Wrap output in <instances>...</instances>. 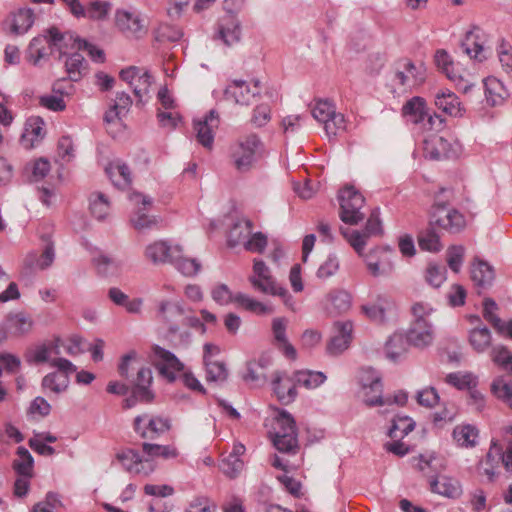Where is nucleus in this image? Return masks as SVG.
<instances>
[{
	"mask_svg": "<svg viewBox=\"0 0 512 512\" xmlns=\"http://www.w3.org/2000/svg\"><path fill=\"white\" fill-rule=\"evenodd\" d=\"M454 197L450 188H440L434 196L429 211V224L437 226L450 234H458L466 227L465 216L455 208L449 207Z\"/></svg>",
	"mask_w": 512,
	"mask_h": 512,
	"instance_id": "1",
	"label": "nucleus"
},
{
	"mask_svg": "<svg viewBox=\"0 0 512 512\" xmlns=\"http://www.w3.org/2000/svg\"><path fill=\"white\" fill-rule=\"evenodd\" d=\"M272 442L281 453L295 455L299 451L296 422L293 416L285 410L280 411L275 418Z\"/></svg>",
	"mask_w": 512,
	"mask_h": 512,
	"instance_id": "2",
	"label": "nucleus"
},
{
	"mask_svg": "<svg viewBox=\"0 0 512 512\" xmlns=\"http://www.w3.org/2000/svg\"><path fill=\"white\" fill-rule=\"evenodd\" d=\"M249 282L256 291L273 296H279L286 306L290 308L293 307V297L285 287L277 285L275 279L271 275L269 267L263 260H254L253 275L249 277Z\"/></svg>",
	"mask_w": 512,
	"mask_h": 512,
	"instance_id": "3",
	"label": "nucleus"
},
{
	"mask_svg": "<svg viewBox=\"0 0 512 512\" xmlns=\"http://www.w3.org/2000/svg\"><path fill=\"white\" fill-rule=\"evenodd\" d=\"M340 219L349 225H357L365 214L361 211L365 204L364 196L352 185H347L339 191Z\"/></svg>",
	"mask_w": 512,
	"mask_h": 512,
	"instance_id": "4",
	"label": "nucleus"
},
{
	"mask_svg": "<svg viewBox=\"0 0 512 512\" xmlns=\"http://www.w3.org/2000/svg\"><path fill=\"white\" fill-rule=\"evenodd\" d=\"M435 461L436 457L434 456H430L428 459L423 455L419 456L418 468L425 476L430 478V490L433 493H437L448 498L459 497L462 493V489L458 480L448 476L437 477L435 475H430L427 471V469H436V465L434 464Z\"/></svg>",
	"mask_w": 512,
	"mask_h": 512,
	"instance_id": "5",
	"label": "nucleus"
},
{
	"mask_svg": "<svg viewBox=\"0 0 512 512\" xmlns=\"http://www.w3.org/2000/svg\"><path fill=\"white\" fill-rule=\"evenodd\" d=\"M260 146L259 137L256 134H250L231 147L230 158L238 172L245 173L252 168L256 160V151Z\"/></svg>",
	"mask_w": 512,
	"mask_h": 512,
	"instance_id": "6",
	"label": "nucleus"
},
{
	"mask_svg": "<svg viewBox=\"0 0 512 512\" xmlns=\"http://www.w3.org/2000/svg\"><path fill=\"white\" fill-rule=\"evenodd\" d=\"M311 113L314 119L324 125V130L329 137L336 136L340 130L345 129L343 114L336 113L333 103L328 100L317 101Z\"/></svg>",
	"mask_w": 512,
	"mask_h": 512,
	"instance_id": "7",
	"label": "nucleus"
},
{
	"mask_svg": "<svg viewBox=\"0 0 512 512\" xmlns=\"http://www.w3.org/2000/svg\"><path fill=\"white\" fill-rule=\"evenodd\" d=\"M115 25L128 38L140 39L148 32L147 24L141 14L126 9L116 10Z\"/></svg>",
	"mask_w": 512,
	"mask_h": 512,
	"instance_id": "8",
	"label": "nucleus"
},
{
	"mask_svg": "<svg viewBox=\"0 0 512 512\" xmlns=\"http://www.w3.org/2000/svg\"><path fill=\"white\" fill-rule=\"evenodd\" d=\"M171 428L170 420L148 414L138 415L134 418L133 429L142 439L155 440Z\"/></svg>",
	"mask_w": 512,
	"mask_h": 512,
	"instance_id": "9",
	"label": "nucleus"
},
{
	"mask_svg": "<svg viewBox=\"0 0 512 512\" xmlns=\"http://www.w3.org/2000/svg\"><path fill=\"white\" fill-rule=\"evenodd\" d=\"M364 390V402L367 406L390 405V397L383 398V385L381 377L372 369H368L361 377Z\"/></svg>",
	"mask_w": 512,
	"mask_h": 512,
	"instance_id": "10",
	"label": "nucleus"
},
{
	"mask_svg": "<svg viewBox=\"0 0 512 512\" xmlns=\"http://www.w3.org/2000/svg\"><path fill=\"white\" fill-rule=\"evenodd\" d=\"M393 81L405 88H412L421 85L425 81V67L423 64L416 65L409 59L398 62Z\"/></svg>",
	"mask_w": 512,
	"mask_h": 512,
	"instance_id": "11",
	"label": "nucleus"
},
{
	"mask_svg": "<svg viewBox=\"0 0 512 512\" xmlns=\"http://www.w3.org/2000/svg\"><path fill=\"white\" fill-rule=\"evenodd\" d=\"M152 351L157 359L155 366L159 373L167 379L168 382H174L176 380V373L183 371L184 364L174 353L158 345L153 346Z\"/></svg>",
	"mask_w": 512,
	"mask_h": 512,
	"instance_id": "12",
	"label": "nucleus"
},
{
	"mask_svg": "<svg viewBox=\"0 0 512 512\" xmlns=\"http://www.w3.org/2000/svg\"><path fill=\"white\" fill-rule=\"evenodd\" d=\"M116 457L131 474L149 476L155 470L153 461L142 458L137 450L126 449L117 453Z\"/></svg>",
	"mask_w": 512,
	"mask_h": 512,
	"instance_id": "13",
	"label": "nucleus"
},
{
	"mask_svg": "<svg viewBox=\"0 0 512 512\" xmlns=\"http://www.w3.org/2000/svg\"><path fill=\"white\" fill-rule=\"evenodd\" d=\"M295 375H289L285 371H276L272 380V389L278 401L282 405H289L295 401L297 393Z\"/></svg>",
	"mask_w": 512,
	"mask_h": 512,
	"instance_id": "14",
	"label": "nucleus"
},
{
	"mask_svg": "<svg viewBox=\"0 0 512 512\" xmlns=\"http://www.w3.org/2000/svg\"><path fill=\"white\" fill-rule=\"evenodd\" d=\"M260 94V81L254 80L251 88L244 80H233L224 90V98L236 104L249 105Z\"/></svg>",
	"mask_w": 512,
	"mask_h": 512,
	"instance_id": "15",
	"label": "nucleus"
},
{
	"mask_svg": "<svg viewBox=\"0 0 512 512\" xmlns=\"http://www.w3.org/2000/svg\"><path fill=\"white\" fill-rule=\"evenodd\" d=\"M335 334L331 337L327 345V353L337 356L343 353L352 341L353 323L352 321H337L333 325Z\"/></svg>",
	"mask_w": 512,
	"mask_h": 512,
	"instance_id": "16",
	"label": "nucleus"
},
{
	"mask_svg": "<svg viewBox=\"0 0 512 512\" xmlns=\"http://www.w3.org/2000/svg\"><path fill=\"white\" fill-rule=\"evenodd\" d=\"M392 250L390 249H374L365 257L367 268L374 276H388L394 270L393 262L390 259Z\"/></svg>",
	"mask_w": 512,
	"mask_h": 512,
	"instance_id": "17",
	"label": "nucleus"
},
{
	"mask_svg": "<svg viewBox=\"0 0 512 512\" xmlns=\"http://www.w3.org/2000/svg\"><path fill=\"white\" fill-rule=\"evenodd\" d=\"M219 126L218 113L212 109L202 120L194 121L197 141L205 148L211 149L214 142V130Z\"/></svg>",
	"mask_w": 512,
	"mask_h": 512,
	"instance_id": "18",
	"label": "nucleus"
},
{
	"mask_svg": "<svg viewBox=\"0 0 512 512\" xmlns=\"http://www.w3.org/2000/svg\"><path fill=\"white\" fill-rule=\"evenodd\" d=\"M184 314L185 310L180 302L162 300L159 302L156 317L168 326L170 335H175L179 331V326L175 322L177 318L183 317Z\"/></svg>",
	"mask_w": 512,
	"mask_h": 512,
	"instance_id": "19",
	"label": "nucleus"
},
{
	"mask_svg": "<svg viewBox=\"0 0 512 512\" xmlns=\"http://www.w3.org/2000/svg\"><path fill=\"white\" fill-rule=\"evenodd\" d=\"M181 252V246H171L167 241L159 240L149 244L145 249V257L153 264L170 263L175 253Z\"/></svg>",
	"mask_w": 512,
	"mask_h": 512,
	"instance_id": "20",
	"label": "nucleus"
},
{
	"mask_svg": "<svg viewBox=\"0 0 512 512\" xmlns=\"http://www.w3.org/2000/svg\"><path fill=\"white\" fill-rule=\"evenodd\" d=\"M434 58L437 67L447 76L448 79L456 82L459 90L463 93H468L473 90L475 87L474 84H469L462 78V76L457 75L454 72V63L447 51L443 49L437 50Z\"/></svg>",
	"mask_w": 512,
	"mask_h": 512,
	"instance_id": "21",
	"label": "nucleus"
},
{
	"mask_svg": "<svg viewBox=\"0 0 512 512\" xmlns=\"http://www.w3.org/2000/svg\"><path fill=\"white\" fill-rule=\"evenodd\" d=\"M35 15L30 8H19L9 14L6 23L9 25V32L13 35H23L34 24Z\"/></svg>",
	"mask_w": 512,
	"mask_h": 512,
	"instance_id": "22",
	"label": "nucleus"
},
{
	"mask_svg": "<svg viewBox=\"0 0 512 512\" xmlns=\"http://www.w3.org/2000/svg\"><path fill=\"white\" fill-rule=\"evenodd\" d=\"M53 47H50L48 34L38 35L30 41L25 59L27 62L37 66L41 60H46L52 53Z\"/></svg>",
	"mask_w": 512,
	"mask_h": 512,
	"instance_id": "23",
	"label": "nucleus"
},
{
	"mask_svg": "<svg viewBox=\"0 0 512 512\" xmlns=\"http://www.w3.org/2000/svg\"><path fill=\"white\" fill-rule=\"evenodd\" d=\"M287 320L284 317L275 318L272 321V333L275 345L289 359H296L297 352L286 336Z\"/></svg>",
	"mask_w": 512,
	"mask_h": 512,
	"instance_id": "24",
	"label": "nucleus"
},
{
	"mask_svg": "<svg viewBox=\"0 0 512 512\" xmlns=\"http://www.w3.org/2000/svg\"><path fill=\"white\" fill-rule=\"evenodd\" d=\"M407 342L411 345L423 348L433 341L432 325L429 322L414 321L407 332Z\"/></svg>",
	"mask_w": 512,
	"mask_h": 512,
	"instance_id": "25",
	"label": "nucleus"
},
{
	"mask_svg": "<svg viewBox=\"0 0 512 512\" xmlns=\"http://www.w3.org/2000/svg\"><path fill=\"white\" fill-rule=\"evenodd\" d=\"M45 136L44 121L40 117L29 118L21 135L20 143L26 149H31Z\"/></svg>",
	"mask_w": 512,
	"mask_h": 512,
	"instance_id": "26",
	"label": "nucleus"
},
{
	"mask_svg": "<svg viewBox=\"0 0 512 512\" xmlns=\"http://www.w3.org/2000/svg\"><path fill=\"white\" fill-rule=\"evenodd\" d=\"M46 33L49 37L50 47L56 48L61 55H65L67 53V49H77L78 50V40H81L78 36H75L71 32H60L57 27H50L46 30Z\"/></svg>",
	"mask_w": 512,
	"mask_h": 512,
	"instance_id": "27",
	"label": "nucleus"
},
{
	"mask_svg": "<svg viewBox=\"0 0 512 512\" xmlns=\"http://www.w3.org/2000/svg\"><path fill=\"white\" fill-rule=\"evenodd\" d=\"M132 199H141L143 208H139L135 214L131 217V223L137 230L151 229L157 226L159 220L155 216H149L146 214V206L152 204V199L148 196H144L140 193L133 194Z\"/></svg>",
	"mask_w": 512,
	"mask_h": 512,
	"instance_id": "28",
	"label": "nucleus"
},
{
	"mask_svg": "<svg viewBox=\"0 0 512 512\" xmlns=\"http://www.w3.org/2000/svg\"><path fill=\"white\" fill-rule=\"evenodd\" d=\"M502 445L498 440L492 439L489 451L485 459L480 463V470L487 476L489 481H493L496 476V469L501 464Z\"/></svg>",
	"mask_w": 512,
	"mask_h": 512,
	"instance_id": "29",
	"label": "nucleus"
},
{
	"mask_svg": "<svg viewBox=\"0 0 512 512\" xmlns=\"http://www.w3.org/2000/svg\"><path fill=\"white\" fill-rule=\"evenodd\" d=\"M471 279L476 287L487 289L495 279L494 269L488 262L476 259L472 265Z\"/></svg>",
	"mask_w": 512,
	"mask_h": 512,
	"instance_id": "30",
	"label": "nucleus"
},
{
	"mask_svg": "<svg viewBox=\"0 0 512 512\" xmlns=\"http://www.w3.org/2000/svg\"><path fill=\"white\" fill-rule=\"evenodd\" d=\"M435 105L442 112L450 116H462L464 109L457 95L450 90H441L435 95Z\"/></svg>",
	"mask_w": 512,
	"mask_h": 512,
	"instance_id": "31",
	"label": "nucleus"
},
{
	"mask_svg": "<svg viewBox=\"0 0 512 512\" xmlns=\"http://www.w3.org/2000/svg\"><path fill=\"white\" fill-rule=\"evenodd\" d=\"M486 102L490 106H497L503 103L508 92L503 83L497 78L490 76L483 80Z\"/></svg>",
	"mask_w": 512,
	"mask_h": 512,
	"instance_id": "32",
	"label": "nucleus"
},
{
	"mask_svg": "<svg viewBox=\"0 0 512 512\" xmlns=\"http://www.w3.org/2000/svg\"><path fill=\"white\" fill-rule=\"evenodd\" d=\"M427 111L425 99L419 96L412 97L402 107L403 116L414 124L424 123Z\"/></svg>",
	"mask_w": 512,
	"mask_h": 512,
	"instance_id": "33",
	"label": "nucleus"
},
{
	"mask_svg": "<svg viewBox=\"0 0 512 512\" xmlns=\"http://www.w3.org/2000/svg\"><path fill=\"white\" fill-rule=\"evenodd\" d=\"M112 5L108 1H92L87 6L81 4L79 13H75L77 18H88L93 21H103L107 19Z\"/></svg>",
	"mask_w": 512,
	"mask_h": 512,
	"instance_id": "34",
	"label": "nucleus"
},
{
	"mask_svg": "<svg viewBox=\"0 0 512 512\" xmlns=\"http://www.w3.org/2000/svg\"><path fill=\"white\" fill-rule=\"evenodd\" d=\"M218 35L219 38L228 46L240 40V24L233 15H228L222 19V22L219 25Z\"/></svg>",
	"mask_w": 512,
	"mask_h": 512,
	"instance_id": "35",
	"label": "nucleus"
},
{
	"mask_svg": "<svg viewBox=\"0 0 512 512\" xmlns=\"http://www.w3.org/2000/svg\"><path fill=\"white\" fill-rule=\"evenodd\" d=\"M393 307L392 301L379 296L376 303L362 305V312L372 321L382 323L386 319V312Z\"/></svg>",
	"mask_w": 512,
	"mask_h": 512,
	"instance_id": "36",
	"label": "nucleus"
},
{
	"mask_svg": "<svg viewBox=\"0 0 512 512\" xmlns=\"http://www.w3.org/2000/svg\"><path fill=\"white\" fill-rule=\"evenodd\" d=\"M468 341L474 351L483 353L491 346V332L486 326H476L469 331Z\"/></svg>",
	"mask_w": 512,
	"mask_h": 512,
	"instance_id": "37",
	"label": "nucleus"
},
{
	"mask_svg": "<svg viewBox=\"0 0 512 512\" xmlns=\"http://www.w3.org/2000/svg\"><path fill=\"white\" fill-rule=\"evenodd\" d=\"M5 323L6 328L16 336L29 333L33 327L32 319L23 312L9 314Z\"/></svg>",
	"mask_w": 512,
	"mask_h": 512,
	"instance_id": "38",
	"label": "nucleus"
},
{
	"mask_svg": "<svg viewBox=\"0 0 512 512\" xmlns=\"http://www.w3.org/2000/svg\"><path fill=\"white\" fill-rule=\"evenodd\" d=\"M327 301L330 303V313L342 314L347 312L352 305L351 295L343 289H335L327 294Z\"/></svg>",
	"mask_w": 512,
	"mask_h": 512,
	"instance_id": "39",
	"label": "nucleus"
},
{
	"mask_svg": "<svg viewBox=\"0 0 512 512\" xmlns=\"http://www.w3.org/2000/svg\"><path fill=\"white\" fill-rule=\"evenodd\" d=\"M17 458L13 461L12 467L18 476L33 477L34 458L31 453L23 446H19L16 451Z\"/></svg>",
	"mask_w": 512,
	"mask_h": 512,
	"instance_id": "40",
	"label": "nucleus"
},
{
	"mask_svg": "<svg viewBox=\"0 0 512 512\" xmlns=\"http://www.w3.org/2000/svg\"><path fill=\"white\" fill-rule=\"evenodd\" d=\"M142 451L148 457L151 458H163L165 460L175 459L178 457L179 452L174 445H159L150 442H144L142 444Z\"/></svg>",
	"mask_w": 512,
	"mask_h": 512,
	"instance_id": "41",
	"label": "nucleus"
},
{
	"mask_svg": "<svg viewBox=\"0 0 512 512\" xmlns=\"http://www.w3.org/2000/svg\"><path fill=\"white\" fill-rule=\"evenodd\" d=\"M171 264L185 276H195L201 269V264L195 258H187L183 256V249L181 252L175 253Z\"/></svg>",
	"mask_w": 512,
	"mask_h": 512,
	"instance_id": "42",
	"label": "nucleus"
},
{
	"mask_svg": "<svg viewBox=\"0 0 512 512\" xmlns=\"http://www.w3.org/2000/svg\"><path fill=\"white\" fill-rule=\"evenodd\" d=\"M106 172L113 183L118 187L124 188L132 183L130 168L125 163L110 164L106 168Z\"/></svg>",
	"mask_w": 512,
	"mask_h": 512,
	"instance_id": "43",
	"label": "nucleus"
},
{
	"mask_svg": "<svg viewBox=\"0 0 512 512\" xmlns=\"http://www.w3.org/2000/svg\"><path fill=\"white\" fill-rule=\"evenodd\" d=\"M418 245L421 250L429 252H439L442 249L440 236L435 231L434 226L429 224V227L418 234Z\"/></svg>",
	"mask_w": 512,
	"mask_h": 512,
	"instance_id": "44",
	"label": "nucleus"
},
{
	"mask_svg": "<svg viewBox=\"0 0 512 512\" xmlns=\"http://www.w3.org/2000/svg\"><path fill=\"white\" fill-rule=\"evenodd\" d=\"M445 382L458 390H469L478 386V378L471 372H452L446 375Z\"/></svg>",
	"mask_w": 512,
	"mask_h": 512,
	"instance_id": "45",
	"label": "nucleus"
},
{
	"mask_svg": "<svg viewBox=\"0 0 512 512\" xmlns=\"http://www.w3.org/2000/svg\"><path fill=\"white\" fill-rule=\"evenodd\" d=\"M87 63L84 57L77 51L72 53L65 61L66 71L69 79L72 81H79L85 70Z\"/></svg>",
	"mask_w": 512,
	"mask_h": 512,
	"instance_id": "46",
	"label": "nucleus"
},
{
	"mask_svg": "<svg viewBox=\"0 0 512 512\" xmlns=\"http://www.w3.org/2000/svg\"><path fill=\"white\" fill-rule=\"evenodd\" d=\"M415 428V422L408 416L397 415L392 420V425L389 428L388 436L390 438H404Z\"/></svg>",
	"mask_w": 512,
	"mask_h": 512,
	"instance_id": "47",
	"label": "nucleus"
},
{
	"mask_svg": "<svg viewBox=\"0 0 512 512\" xmlns=\"http://www.w3.org/2000/svg\"><path fill=\"white\" fill-rule=\"evenodd\" d=\"M478 437V430L472 425L456 426L453 430L454 440L462 447H474Z\"/></svg>",
	"mask_w": 512,
	"mask_h": 512,
	"instance_id": "48",
	"label": "nucleus"
},
{
	"mask_svg": "<svg viewBox=\"0 0 512 512\" xmlns=\"http://www.w3.org/2000/svg\"><path fill=\"white\" fill-rule=\"evenodd\" d=\"M294 375L297 384L307 389L317 388L326 380V375L320 371H296Z\"/></svg>",
	"mask_w": 512,
	"mask_h": 512,
	"instance_id": "49",
	"label": "nucleus"
},
{
	"mask_svg": "<svg viewBox=\"0 0 512 512\" xmlns=\"http://www.w3.org/2000/svg\"><path fill=\"white\" fill-rule=\"evenodd\" d=\"M234 303L244 308L245 310L258 315H264L272 311L260 301H257L241 292L235 294Z\"/></svg>",
	"mask_w": 512,
	"mask_h": 512,
	"instance_id": "50",
	"label": "nucleus"
},
{
	"mask_svg": "<svg viewBox=\"0 0 512 512\" xmlns=\"http://www.w3.org/2000/svg\"><path fill=\"white\" fill-rule=\"evenodd\" d=\"M407 339L401 334L392 335L386 342L385 352L387 358L397 361L406 352Z\"/></svg>",
	"mask_w": 512,
	"mask_h": 512,
	"instance_id": "51",
	"label": "nucleus"
},
{
	"mask_svg": "<svg viewBox=\"0 0 512 512\" xmlns=\"http://www.w3.org/2000/svg\"><path fill=\"white\" fill-rule=\"evenodd\" d=\"M110 210V203L106 196L101 192H94L90 196V211L92 215L98 219L103 220L108 215Z\"/></svg>",
	"mask_w": 512,
	"mask_h": 512,
	"instance_id": "52",
	"label": "nucleus"
},
{
	"mask_svg": "<svg viewBox=\"0 0 512 512\" xmlns=\"http://www.w3.org/2000/svg\"><path fill=\"white\" fill-rule=\"evenodd\" d=\"M206 367V380L208 382H225L228 378V370L225 363L219 361H203Z\"/></svg>",
	"mask_w": 512,
	"mask_h": 512,
	"instance_id": "53",
	"label": "nucleus"
},
{
	"mask_svg": "<svg viewBox=\"0 0 512 512\" xmlns=\"http://www.w3.org/2000/svg\"><path fill=\"white\" fill-rule=\"evenodd\" d=\"M253 229V222L250 219H243L235 223L230 231L229 245L236 246L242 240L246 239L248 234H251Z\"/></svg>",
	"mask_w": 512,
	"mask_h": 512,
	"instance_id": "54",
	"label": "nucleus"
},
{
	"mask_svg": "<svg viewBox=\"0 0 512 512\" xmlns=\"http://www.w3.org/2000/svg\"><path fill=\"white\" fill-rule=\"evenodd\" d=\"M493 362L502 370L512 373V353L503 345L495 346L491 352Z\"/></svg>",
	"mask_w": 512,
	"mask_h": 512,
	"instance_id": "55",
	"label": "nucleus"
},
{
	"mask_svg": "<svg viewBox=\"0 0 512 512\" xmlns=\"http://www.w3.org/2000/svg\"><path fill=\"white\" fill-rule=\"evenodd\" d=\"M447 270L445 266L430 263L425 271V281L434 288H439L446 280Z\"/></svg>",
	"mask_w": 512,
	"mask_h": 512,
	"instance_id": "56",
	"label": "nucleus"
},
{
	"mask_svg": "<svg viewBox=\"0 0 512 512\" xmlns=\"http://www.w3.org/2000/svg\"><path fill=\"white\" fill-rule=\"evenodd\" d=\"M155 39L159 42H176L183 36V32L180 28L170 25L168 23H162L155 29Z\"/></svg>",
	"mask_w": 512,
	"mask_h": 512,
	"instance_id": "57",
	"label": "nucleus"
},
{
	"mask_svg": "<svg viewBox=\"0 0 512 512\" xmlns=\"http://www.w3.org/2000/svg\"><path fill=\"white\" fill-rule=\"evenodd\" d=\"M69 377L67 375H58L56 372L47 374L42 379L43 388L50 389L54 393H61L68 388Z\"/></svg>",
	"mask_w": 512,
	"mask_h": 512,
	"instance_id": "58",
	"label": "nucleus"
},
{
	"mask_svg": "<svg viewBox=\"0 0 512 512\" xmlns=\"http://www.w3.org/2000/svg\"><path fill=\"white\" fill-rule=\"evenodd\" d=\"M340 232L354 250L361 256L368 236L364 232L350 230L348 228H341Z\"/></svg>",
	"mask_w": 512,
	"mask_h": 512,
	"instance_id": "59",
	"label": "nucleus"
},
{
	"mask_svg": "<svg viewBox=\"0 0 512 512\" xmlns=\"http://www.w3.org/2000/svg\"><path fill=\"white\" fill-rule=\"evenodd\" d=\"M217 505L204 495L194 497L185 508L184 512H216Z\"/></svg>",
	"mask_w": 512,
	"mask_h": 512,
	"instance_id": "60",
	"label": "nucleus"
},
{
	"mask_svg": "<svg viewBox=\"0 0 512 512\" xmlns=\"http://www.w3.org/2000/svg\"><path fill=\"white\" fill-rule=\"evenodd\" d=\"M266 373L256 366L254 362H247L246 372L243 374L242 379L244 382L253 386H260L266 381Z\"/></svg>",
	"mask_w": 512,
	"mask_h": 512,
	"instance_id": "61",
	"label": "nucleus"
},
{
	"mask_svg": "<svg viewBox=\"0 0 512 512\" xmlns=\"http://www.w3.org/2000/svg\"><path fill=\"white\" fill-rule=\"evenodd\" d=\"M465 249L461 245H454L448 248L446 252L447 264L450 269L458 273L463 263Z\"/></svg>",
	"mask_w": 512,
	"mask_h": 512,
	"instance_id": "62",
	"label": "nucleus"
},
{
	"mask_svg": "<svg viewBox=\"0 0 512 512\" xmlns=\"http://www.w3.org/2000/svg\"><path fill=\"white\" fill-rule=\"evenodd\" d=\"M243 461L236 455H229L221 461L220 468L230 478H235L243 469Z\"/></svg>",
	"mask_w": 512,
	"mask_h": 512,
	"instance_id": "63",
	"label": "nucleus"
},
{
	"mask_svg": "<svg viewBox=\"0 0 512 512\" xmlns=\"http://www.w3.org/2000/svg\"><path fill=\"white\" fill-rule=\"evenodd\" d=\"M339 270V260L336 255L330 254L327 259L319 266L316 276L325 280L335 275Z\"/></svg>",
	"mask_w": 512,
	"mask_h": 512,
	"instance_id": "64",
	"label": "nucleus"
}]
</instances>
